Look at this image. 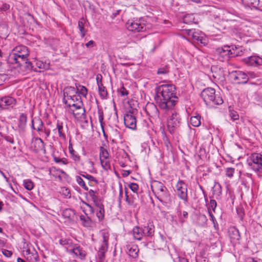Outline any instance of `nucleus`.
Listing matches in <instances>:
<instances>
[{
  "instance_id": "f257e3e1",
  "label": "nucleus",
  "mask_w": 262,
  "mask_h": 262,
  "mask_svg": "<svg viewBox=\"0 0 262 262\" xmlns=\"http://www.w3.org/2000/svg\"><path fill=\"white\" fill-rule=\"evenodd\" d=\"M176 87L173 84H162L156 88L155 100L161 110H171L177 103Z\"/></svg>"
},
{
  "instance_id": "f03ea898",
  "label": "nucleus",
  "mask_w": 262,
  "mask_h": 262,
  "mask_svg": "<svg viewBox=\"0 0 262 262\" xmlns=\"http://www.w3.org/2000/svg\"><path fill=\"white\" fill-rule=\"evenodd\" d=\"M201 96L206 105H221L224 102L220 94L216 93L213 88L205 89L201 92Z\"/></svg>"
},
{
  "instance_id": "7ed1b4c3",
  "label": "nucleus",
  "mask_w": 262,
  "mask_h": 262,
  "mask_svg": "<svg viewBox=\"0 0 262 262\" xmlns=\"http://www.w3.org/2000/svg\"><path fill=\"white\" fill-rule=\"evenodd\" d=\"M154 232V226L150 223L143 227L135 226L132 230L134 238L138 241L142 240L143 237H152Z\"/></svg>"
},
{
  "instance_id": "20e7f679",
  "label": "nucleus",
  "mask_w": 262,
  "mask_h": 262,
  "mask_svg": "<svg viewBox=\"0 0 262 262\" xmlns=\"http://www.w3.org/2000/svg\"><path fill=\"white\" fill-rule=\"evenodd\" d=\"M162 111L167 115H170L167 119V128L170 134H173L180 125V119L179 116L174 108H171V110L166 109Z\"/></svg>"
},
{
  "instance_id": "39448f33",
  "label": "nucleus",
  "mask_w": 262,
  "mask_h": 262,
  "mask_svg": "<svg viewBox=\"0 0 262 262\" xmlns=\"http://www.w3.org/2000/svg\"><path fill=\"white\" fill-rule=\"evenodd\" d=\"M249 167L255 172H262V155L252 154L247 160Z\"/></svg>"
},
{
  "instance_id": "423d86ee",
  "label": "nucleus",
  "mask_w": 262,
  "mask_h": 262,
  "mask_svg": "<svg viewBox=\"0 0 262 262\" xmlns=\"http://www.w3.org/2000/svg\"><path fill=\"white\" fill-rule=\"evenodd\" d=\"M125 26L128 30L134 33L144 32L146 29V26L142 19L128 20Z\"/></svg>"
},
{
  "instance_id": "0eeeda50",
  "label": "nucleus",
  "mask_w": 262,
  "mask_h": 262,
  "mask_svg": "<svg viewBox=\"0 0 262 262\" xmlns=\"http://www.w3.org/2000/svg\"><path fill=\"white\" fill-rule=\"evenodd\" d=\"M7 60V63L10 65H12L14 68L22 67L23 66L26 64L28 56L9 54Z\"/></svg>"
},
{
  "instance_id": "6e6552de",
  "label": "nucleus",
  "mask_w": 262,
  "mask_h": 262,
  "mask_svg": "<svg viewBox=\"0 0 262 262\" xmlns=\"http://www.w3.org/2000/svg\"><path fill=\"white\" fill-rule=\"evenodd\" d=\"M176 193L178 197L184 201L188 202L187 186L182 180H179L176 184Z\"/></svg>"
},
{
  "instance_id": "1a4fd4ad",
  "label": "nucleus",
  "mask_w": 262,
  "mask_h": 262,
  "mask_svg": "<svg viewBox=\"0 0 262 262\" xmlns=\"http://www.w3.org/2000/svg\"><path fill=\"white\" fill-rule=\"evenodd\" d=\"M135 111L133 109L128 111L124 116V123L126 127L132 129H136L137 120L134 115Z\"/></svg>"
},
{
  "instance_id": "9d476101",
  "label": "nucleus",
  "mask_w": 262,
  "mask_h": 262,
  "mask_svg": "<svg viewBox=\"0 0 262 262\" xmlns=\"http://www.w3.org/2000/svg\"><path fill=\"white\" fill-rule=\"evenodd\" d=\"M230 77L234 82L238 84H245L248 81V75L241 71L231 72L230 73Z\"/></svg>"
},
{
  "instance_id": "9b49d317",
  "label": "nucleus",
  "mask_w": 262,
  "mask_h": 262,
  "mask_svg": "<svg viewBox=\"0 0 262 262\" xmlns=\"http://www.w3.org/2000/svg\"><path fill=\"white\" fill-rule=\"evenodd\" d=\"M109 154L107 150L103 147L100 148L99 160L102 167L105 170H108L111 168V164L109 161Z\"/></svg>"
},
{
  "instance_id": "f8f14e48",
  "label": "nucleus",
  "mask_w": 262,
  "mask_h": 262,
  "mask_svg": "<svg viewBox=\"0 0 262 262\" xmlns=\"http://www.w3.org/2000/svg\"><path fill=\"white\" fill-rule=\"evenodd\" d=\"M103 238L101 248H99V252H101V256L99 255V262H106L104 259V254L107 251L108 248V240L109 238V234L104 231L102 232Z\"/></svg>"
},
{
  "instance_id": "ddd939ff",
  "label": "nucleus",
  "mask_w": 262,
  "mask_h": 262,
  "mask_svg": "<svg viewBox=\"0 0 262 262\" xmlns=\"http://www.w3.org/2000/svg\"><path fill=\"white\" fill-rule=\"evenodd\" d=\"M72 108H70V111L73 114L76 119H83L85 117V110L83 107V104L79 102L78 104H71Z\"/></svg>"
},
{
  "instance_id": "4468645a",
  "label": "nucleus",
  "mask_w": 262,
  "mask_h": 262,
  "mask_svg": "<svg viewBox=\"0 0 262 262\" xmlns=\"http://www.w3.org/2000/svg\"><path fill=\"white\" fill-rule=\"evenodd\" d=\"M31 148L35 153L42 152L44 154H46L45 143L39 137L35 138L32 140Z\"/></svg>"
},
{
  "instance_id": "2eb2a0df",
  "label": "nucleus",
  "mask_w": 262,
  "mask_h": 262,
  "mask_svg": "<svg viewBox=\"0 0 262 262\" xmlns=\"http://www.w3.org/2000/svg\"><path fill=\"white\" fill-rule=\"evenodd\" d=\"M155 196L164 205L169 206L172 203V198L168 189L155 194Z\"/></svg>"
},
{
  "instance_id": "dca6fc26",
  "label": "nucleus",
  "mask_w": 262,
  "mask_h": 262,
  "mask_svg": "<svg viewBox=\"0 0 262 262\" xmlns=\"http://www.w3.org/2000/svg\"><path fill=\"white\" fill-rule=\"evenodd\" d=\"M16 104V100L10 96H4L0 99V108L9 109Z\"/></svg>"
},
{
  "instance_id": "f3484780",
  "label": "nucleus",
  "mask_w": 262,
  "mask_h": 262,
  "mask_svg": "<svg viewBox=\"0 0 262 262\" xmlns=\"http://www.w3.org/2000/svg\"><path fill=\"white\" fill-rule=\"evenodd\" d=\"M217 51L220 55L225 58L234 57L238 55V53L235 52V51L233 48L232 49H231L230 47L228 46H224L221 49H218Z\"/></svg>"
},
{
  "instance_id": "a211bd4d",
  "label": "nucleus",
  "mask_w": 262,
  "mask_h": 262,
  "mask_svg": "<svg viewBox=\"0 0 262 262\" xmlns=\"http://www.w3.org/2000/svg\"><path fill=\"white\" fill-rule=\"evenodd\" d=\"M245 63L249 66L258 67L262 65V58L257 56H251L244 60Z\"/></svg>"
},
{
  "instance_id": "6ab92c4d",
  "label": "nucleus",
  "mask_w": 262,
  "mask_h": 262,
  "mask_svg": "<svg viewBox=\"0 0 262 262\" xmlns=\"http://www.w3.org/2000/svg\"><path fill=\"white\" fill-rule=\"evenodd\" d=\"M31 128L36 130L38 133L43 132L45 125L42 120L39 117H34L31 121Z\"/></svg>"
},
{
  "instance_id": "aec40b11",
  "label": "nucleus",
  "mask_w": 262,
  "mask_h": 262,
  "mask_svg": "<svg viewBox=\"0 0 262 262\" xmlns=\"http://www.w3.org/2000/svg\"><path fill=\"white\" fill-rule=\"evenodd\" d=\"M151 188L155 195L167 189L162 183L157 181L151 183Z\"/></svg>"
},
{
  "instance_id": "412c9836",
  "label": "nucleus",
  "mask_w": 262,
  "mask_h": 262,
  "mask_svg": "<svg viewBox=\"0 0 262 262\" xmlns=\"http://www.w3.org/2000/svg\"><path fill=\"white\" fill-rule=\"evenodd\" d=\"M10 54L28 57L29 55V52L27 47L20 46L15 47Z\"/></svg>"
},
{
  "instance_id": "4be33fe9",
  "label": "nucleus",
  "mask_w": 262,
  "mask_h": 262,
  "mask_svg": "<svg viewBox=\"0 0 262 262\" xmlns=\"http://www.w3.org/2000/svg\"><path fill=\"white\" fill-rule=\"evenodd\" d=\"M228 233L230 239L233 241H238L241 238L239 230L235 227H230Z\"/></svg>"
},
{
  "instance_id": "5701e85b",
  "label": "nucleus",
  "mask_w": 262,
  "mask_h": 262,
  "mask_svg": "<svg viewBox=\"0 0 262 262\" xmlns=\"http://www.w3.org/2000/svg\"><path fill=\"white\" fill-rule=\"evenodd\" d=\"M157 106H158L157 105H156L154 103H149L147 104L145 110L149 115L152 116H157L159 114Z\"/></svg>"
},
{
  "instance_id": "b1692460",
  "label": "nucleus",
  "mask_w": 262,
  "mask_h": 262,
  "mask_svg": "<svg viewBox=\"0 0 262 262\" xmlns=\"http://www.w3.org/2000/svg\"><path fill=\"white\" fill-rule=\"evenodd\" d=\"M27 121V115L24 114H21L19 118L18 127L19 128V132H24L25 131L26 127V123Z\"/></svg>"
},
{
  "instance_id": "393cba45",
  "label": "nucleus",
  "mask_w": 262,
  "mask_h": 262,
  "mask_svg": "<svg viewBox=\"0 0 262 262\" xmlns=\"http://www.w3.org/2000/svg\"><path fill=\"white\" fill-rule=\"evenodd\" d=\"M62 216L70 221H74L75 220V211L70 208L66 209L62 212Z\"/></svg>"
},
{
  "instance_id": "a878e982",
  "label": "nucleus",
  "mask_w": 262,
  "mask_h": 262,
  "mask_svg": "<svg viewBox=\"0 0 262 262\" xmlns=\"http://www.w3.org/2000/svg\"><path fill=\"white\" fill-rule=\"evenodd\" d=\"M73 253L79 257L80 259H83L85 257L86 255L85 251L79 246H76L72 249Z\"/></svg>"
},
{
  "instance_id": "bb28decb",
  "label": "nucleus",
  "mask_w": 262,
  "mask_h": 262,
  "mask_svg": "<svg viewBox=\"0 0 262 262\" xmlns=\"http://www.w3.org/2000/svg\"><path fill=\"white\" fill-rule=\"evenodd\" d=\"M127 253L129 256L136 258L138 256L139 249L136 246H128L127 247Z\"/></svg>"
},
{
  "instance_id": "cd10ccee",
  "label": "nucleus",
  "mask_w": 262,
  "mask_h": 262,
  "mask_svg": "<svg viewBox=\"0 0 262 262\" xmlns=\"http://www.w3.org/2000/svg\"><path fill=\"white\" fill-rule=\"evenodd\" d=\"M86 23L84 17H81L78 21V26L82 37H83L86 33V30L84 28V25Z\"/></svg>"
},
{
  "instance_id": "c85d7f7f",
  "label": "nucleus",
  "mask_w": 262,
  "mask_h": 262,
  "mask_svg": "<svg viewBox=\"0 0 262 262\" xmlns=\"http://www.w3.org/2000/svg\"><path fill=\"white\" fill-rule=\"evenodd\" d=\"M66 94L67 98H72L74 96L78 94V90L77 88H75L73 86H68L66 88Z\"/></svg>"
},
{
  "instance_id": "c756f323",
  "label": "nucleus",
  "mask_w": 262,
  "mask_h": 262,
  "mask_svg": "<svg viewBox=\"0 0 262 262\" xmlns=\"http://www.w3.org/2000/svg\"><path fill=\"white\" fill-rule=\"evenodd\" d=\"M56 128L58 130V133L59 137L63 139H66L65 130L63 128L62 123L58 121Z\"/></svg>"
},
{
  "instance_id": "7c9ffc66",
  "label": "nucleus",
  "mask_w": 262,
  "mask_h": 262,
  "mask_svg": "<svg viewBox=\"0 0 262 262\" xmlns=\"http://www.w3.org/2000/svg\"><path fill=\"white\" fill-rule=\"evenodd\" d=\"M244 5L250 8H256L259 3V0H242Z\"/></svg>"
},
{
  "instance_id": "2f4dec72",
  "label": "nucleus",
  "mask_w": 262,
  "mask_h": 262,
  "mask_svg": "<svg viewBox=\"0 0 262 262\" xmlns=\"http://www.w3.org/2000/svg\"><path fill=\"white\" fill-rule=\"evenodd\" d=\"M207 220V216L205 215L200 214L197 217L196 222L199 226L204 227L206 225Z\"/></svg>"
},
{
  "instance_id": "473e14b6",
  "label": "nucleus",
  "mask_w": 262,
  "mask_h": 262,
  "mask_svg": "<svg viewBox=\"0 0 262 262\" xmlns=\"http://www.w3.org/2000/svg\"><path fill=\"white\" fill-rule=\"evenodd\" d=\"M201 116L198 115L190 118V122L191 125L194 127H198L201 125Z\"/></svg>"
},
{
  "instance_id": "72a5a7b5",
  "label": "nucleus",
  "mask_w": 262,
  "mask_h": 262,
  "mask_svg": "<svg viewBox=\"0 0 262 262\" xmlns=\"http://www.w3.org/2000/svg\"><path fill=\"white\" fill-rule=\"evenodd\" d=\"M213 195L216 196H219L222 193V187L221 184L219 182H215L214 183L213 187L212 188Z\"/></svg>"
},
{
  "instance_id": "f704fd0d",
  "label": "nucleus",
  "mask_w": 262,
  "mask_h": 262,
  "mask_svg": "<svg viewBox=\"0 0 262 262\" xmlns=\"http://www.w3.org/2000/svg\"><path fill=\"white\" fill-rule=\"evenodd\" d=\"M125 201L127 203V205L133 208H135L136 207L137 204L135 202V200L133 198L129 197L127 195V192L126 190L125 192Z\"/></svg>"
},
{
  "instance_id": "c9c22d12",
  "label": "nucleus",
  "mask_w": 262,
  "mask_h": 262,
  "mask_svg": "<svg viewBox=\"0 0 262 262\" xmlns=\"http://www.w3.org/2000/svg\"><path fill=\"white\" fill-rule=\"evenodd\" d=\"M191 39L195 43L205 44L203 37L200 36L199 34L197 32H195L194 34H192V38Z\"/></svg>"
},
{
  "instance_id": "e433bc0d",
  "label": "nucleus",
  "mask_w": 262,
  "mask_h": 262,
  "mask_svg": "<svg viewBox=\"0 0 262 262\" xmlns=\"http://www.w3.org/2000/svg\"><path fill=\"white\" fill-rule=\"evenodd\" d=\"M183 23L186 24H190L194 22V17L193 14L185 15L183 19Z\"/></svg>"
},
{
  "instance_id": "4c0bfd02",
  "label": "nucleus",
  "mask_w": 262,
  "mask_h": 262,
  "mask_svg": "<svg viewBox=\"0 0 262 262\" xmlns=\"http://www.w3.org/2000/svg\"><path fill=\"white\" fill-rule=\"evenodd\" d=\"M101 79H99V96L102 98H105L107 96V92L105 87L101 83Z\"/></svg>"
},
{
  "instance_id": "58836bf2",
  "label": "nucleus",
  "mask_w": 262,
  "mask_h": 262,
  "mask_svg": "<svg viewBox=\"0 0 262 262\" xmlns=\"http://www.w3.org/2000/svg\"><path fill=\"white\" fill-rule=\"evenodd\" d=\"M169 72V67L168 66H164L159 68L157 71L158 75H166Z\"/></svg>"
},
{
  "instance_id": "ea45409f",
  "label": "nucleus",
  "mask_w": 262,
  "mask_h": 262,
  "mask_svg": "<svg viewBox=\"0 0 262 262\" xmlns=\"http://www.w3.org/2000/svg\"><path fill=\"white\" fill-rule=\"evenodd\" d=\"M23 185L25 188L28 190H31L34 187L33 182L29 179L24 180Z\"/></svg>"
},
{
  "instance_id": "a19ab883",
  "label": "nucleus",
  "mask_w": 262,
  "mask_h": 262,
  "mask_svg": "<svg viewBox=\"0 0 262 262\" xmlns=\"http://www.w3.org/2000/svg\"><path fill=\"white\" fill-rule=\"evenodd\" d=\"M95 192H96V191H94L91 189L89 191V195L95 206L96 207H98V198L97 196L95 195Z\"/></svg>"
},
{
  "instance_id": "79ce46f5",
  "label": "nucleus",
  "mask_w": 262,
  "mask_h": 262,
  "mask_svg": "<svg viewBox=\"0 0 262 262\" xmlns=\"http://www.w3.org/2000/svg\"><path fill=\"white\" fill-rule=\"evenodd\" d=\"M229 115L231 117V118L234 120H237L239 119V116L237 113L236 111H234V110H232L231 106L229 107Z\"/></svg>"
},
{
  "instance_id": "37998d69",
  "label": "nucleus",
  "mask_w": 262,
  "mask_h": 262,
  "mask_svg": "<svg viewBox=\"0 0 262 262\" xmlns=\"http://www.w3.org/2000/svg\"><path fill=\"white\" fill-rule=\"evenodd\" d=\"M80 219L82 221V223L84 226L89 227L90 226V219L86 215H80Z\"/></svg>"
},
{
  "instance_id": "c03bdc74",
  "label": "nucleus",
  "mask_w": 262,
  "mask_h": 262,
  "mask_svg": "<svg viewBox=\"0 0 262 262\" xmlns=\"http://www.w3.org/2000/svg\"><path fill=\"white\" fill-rule=\"evenodd\" d=\"M77 90H78V94L84 97H86L87 95V89L85 86L79 85V87L77 86Z\"/></svg>"
},
{
  "instance_id": "a18cd8bd",
  "label": "nucleus",
  "mask_w": 262,
  "mask_h": 262,
  "mask_svg": "<svg viewBox=\"0 0 262 262\" xmlns=\"http://www.w3.org/2000/svg\"><path fill=\"white\" fill-rule=\"evenodd\" d=\"M70 100L73 101V102H74L75 104H78L79 102L81 104H83L81 100V98L80 95L79 94L74 96L72 98H69Z\"/></svg>"
},
{
  "instance_id": "49530a36",
  "label": "nucleus",
  "mask_w": 262,
  "mask_h": 262,
  "mask_svg": "<svg viewBox=\"0 0 262 262\" xmlns=\"http://www.w3.org/2000/svg\"><path fill=\"white\" fill-rule=\"evenodd\" d=\"M76 180L77 183L81 186H82L84 189L88 190V188L85 185L83 180L80 176H77L76 177Z\"/></svg>"
},
{
  "instance_id": "de8ad7c7",
  "label": "nucleus",
  "mask_w": 262,
  "mask_h": 262,
  "mask_svg": "<svg viewBox=\"0 0 262 262\" xmlns=\"http://www.w3.org/2000/svg\"><path fill=\"white\" fill-rule=\"evenodd\" d=\"M63 172L62 171L56 170L55 168H52L50 169V173L53 174L55 177H57L60 180L61 177L59 174V173Z\"/></svg>"
},
{
  "instance_id": "09e8293b",
  "label": "nucleus",
  "mask_w": 262,
  "mask_h": 262,
  "mask_svg": "<svg viewBox=\"0 0 262 262\" xmlns=\"http://www.w3.org/2000/svg\"><path fill=\"white\" fill-rule=\"evenodd\" d=\"M217 204L216 202L214 200H211L210 201V203L208 204V209L209 208V211L211 209L213 212H215V209L216 207Z\"/></svg>"
},
{
  "instance_id": "8fccbe9b",
  "label": "nucleus",
  "mask_w": 262,
  "mask_h": 262,
  "mask_svg": "<svg viewBox=\"0 0 262 262\" xmlns=\"http://www.w3.org/2000/svg\"><path fill=\"white\" fill-rule=\"evenodd\" d=\"M235 169L234 168L229 167L226 169V175L229 178H232L233 176Z\"/></svg>"
},
{
  "instance_id": "3c124183",
  "label": "nucleus",
  "mask_w": 262,
  "mask_h": 262,
  "mask_svg": "<svg viewBox=\"0 0 262 262\" xmlns=\"http://www.w3.org/2000/svg\"><path fill=\"white\" fill-rule=\"evenodd\" d=\"M128 186H129V187L130 188V189L134 192H137L139 189L138 185L135 183H132L131 184H129Z\"/></svg>"
},
{
  "instance_id": "603ef678",
  "label": "nucleus",
  "mask_w": 262,
  "mask_h": 262,
  "mask_svg": "<svg viewBox=\"0 0 262 262\" xmlns=\"http://www.w3.org/2000/svg\"><path fill=\"white\" fill-rule=\"evenodd\" d=\"M10 8L9 4L7 3H3L1 5L0 4V11H6L9 10Z\"/></svg>"
},
{
  "instance_id": "864d4df0",
  "label": "nucleus",
  "mask_w": 262,
  "mask_h": 262,
  "mask_svg": "<svg viewBox=\"0 0 262 262\" xmlns=\"http://www.w3.org/2000/svg\"><path fill=\"white\" fill-rule=\"evenodd\" d=\"M82 176L86 178L89 181V183H90L91 181H94L96 183H97V181L95 178L92 176L91 175L85 174H82Z\"/></svg>"
},
{
  "instance_id": "5fc2aeb1",
  "label": "nucleus",
  "mask_w": 262,
  "mask_h": 262,
  "mask_svg": "<svg viewBox=\"0 0 262 262\" xmlns=\"http://www.w3.org/2000/svg\"><path fill=\"white\" fill-rule=\"evenodd\" d=\"M23 68H24L27 70H32L33 69V66L31 62L29 61L28 60L26 61V64L23 66Z\"/></svg>"
},
{
  "instance_id": "6e6d98bb",
  "label": "nucleus",
  "mask_w": 262,
  "mask_h": 262,
  "mask_svg": "<svg viewBox=\"0 0 262 262\" xmlns=\"http://www.w3.org/2000/svg\"><path fill=\"white\" fill-rule=\"evenodd\" d=\"M99 220H100V219L102 220L104 217V210L103 205L99 204Z\"/></svg>"
},
{
  "instance_id": "4d7b16f0",
  "label": "nucleus",
  "mask_w": 262,
  "mask_h": 262,
  "mask_svg": "<svg viewBox=\"0 0 262 262\" xmlns=\"http://www.w3.org/2000/svg\"><path fill=\"white\" fill-rule=\"evenodd\" d=\"M62 193L67 198H71V193L70 191L68 188H63L62 189Z\"/></svg>"
},
{
  "instance_id": "13d9d810",
  "label": "nucleus",
  "mask_w": 262,
  "mask_h": 262,
  "mask_svg": "<svg viewBox=\"0 0 262 262\" xmlns=\"http://www.w3.org/2000/svg\"><path fill=\"white\" fill-rule=\"evenodd\" d=\"M119 92L122 96H127L128 94L127 90L123 86L120 88Z\"/></svg>"
},
{
  "instance_id": "bf43d9fd",
  "label": "nucleus",
  "mask_w": 262,
  "mask_h": 262,
  "mask_svg": "<svg viewBox=\"0 0 262 262\" xmlns=\"http://www.w3.org/2000/svg\"><path fill=\"white\" fill-rule=\"evenodd\" d=\"M2 253L7 257H10L12 255V252L11 251L8 250L7 249H3L2 250Z\"/></svg>"
},
{
  "instance_id": "052dcab7",
  "label": "nucleus",
  "mask_w": 262,
  "mask_h": 262,
  "mask_svg": "<svg viewBox=\"0 0 262 262\" xmlns=\"http://www.w3.org/2000/svg\"><path fill=\"white\" fill-rule=\"evenodd\" d=\"M50 133V130L46 129V127H45V129H43V132H39V135L41 136L43 134L45 136V137L47 138L49 136Z\"/></svg>"
},
{
  "instance_id": "680f3d73",
  "label": "nucleus",
  "mask_w": 262,
  "mask_h": 262,
  "mask_svg": "<svg viewBox=\"0 0 262 262\" xmlns=\"http://www.w3.org/2000/svg\"><path fill=\"white\" fill-rule=\"evenodd\" d=\"M247 74L248 75V78H255L258 77L257 74L254 72H249Z\"/></svg>"
},
{
  "instance_id": "e2e57ef3",
  "label": "nucleus",
  "mask_w": 262,
  "mask_h": 262,
  "mask_svg": "<svg viewBox=\"0 0 262 262\" xmlns=\"http://www.w3.org/2000/svg\"><path fill=\"white\" fill-rule=\"evenodd\" d=\"M70 97L67 98V100H65L64 103L67 105V106L69 107L70 108H72V105H71V104L75 103L73 102V101H71L69 99Z\"/></svg>"
},
{
  "instance_id": "0e129e2a",
  "label": "nucleus",
  "mask_w": 262,
  "mask_h": 262,
  "mask_svg": "<svg viewBox=\"0 0 262 262\" xmlns=\"http://www.w3.org/2000/svg\"><path fill=\"white\" fill-rule=\"evenodd\" d=\"M208 213L210 217V220L212 221L213 224L215 225V222H216V221L212 213L211 212V211H209V208H208Z\"/></svg>"
},
{
  "instance_id": "69168bd1",
  "label": "nucleus",
  "mask_w": 262,
  "mask_h": 262,
  "mask_svg": "<svg viewBox=\"0 0 262 262\" xmlns=\"http://www.w3.org/2000/svg\"><path fill=\"white\" fill-rule=\"evenodd\" d=\"M186 31L187 35L189 36V37L190 38H192V34H194L195 32H194V31L193 30H191V29L186 30Z\"/></svg>"
},
{
  "instance_id": "338daca9",
  "label": "nucleus",
  "mask_w": 262,
  "mask_h": 262,
  "mask_svg": "<svg viewBox=\"0 0 262 262\" xmlns=\"http://www.w3.org/2000/svg\"><path fill=\"white\" fill-rule=\"evenodd\" d=\"M174 262H188V260L184 257H179L177 259H176Z\"/></svg>"
},
{
  "instance_id": "774afa93",
  "label": "nucleus",
  "mask_w": 262,
  "mask_h": 262,
  "mask_svg": "<svg viewBox=\"0 0 262 262\" xmlns=\"http://www.w3.org/2000/svg\"><path fill=\"white\" fill-rule=\"evenodd\" d=\"M196 262H209L208 259L205 257H201L196 260Z\"/></svg>"
}]
</instances>
